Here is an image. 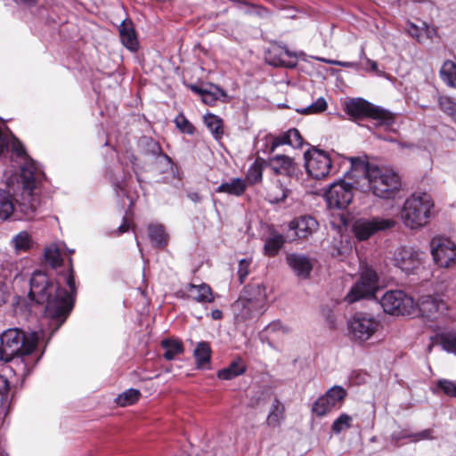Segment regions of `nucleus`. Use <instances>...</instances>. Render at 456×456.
Returning a JSON list of instances; mask_svg holds the SVG:
<instances>
[{"instance_id": "nucleus-52", "label": "nucleus", "mask_w": 456, "mask_h": 456, "mask_svg": "<svg viewBox=\"0 0 456 456\" xmlns=\"http://www.w3.org/2000/svg\"><path fill=\"white\" fill-rule=\"evenodd\" d=\"M10 142L8 134L2 131L0 128V153H2L5 148H7Z\"/></svg>"}, {"instance_id": "nucleus-21", "label": "nucleus", "mask_w": 456, "mask_h": 456, "mask_svg": "<svg viewBox=\"0 0 456 456\" xmlns=\"http://www.w3.org/2000/svg\"><path fill=\"white\" fill-rule=\"evenodd\" d=\"M240 297L248 300L253 307L264 309L267 298L265 286L260 282L249 284L244 288Z\"/></svg>"}, {"instance_id": "nucleus-8", "label": "nucleus", "mask_w": 456, "mask_h": 456, "mask_svg": "<svg viewBox=\"0 0 456 456\" xmlns=\"http://www.w3.org/2000/svg\"><path fill=\"white\" fill-rule=\"evenodd\" d=\"M383 310L393 315H410L415 313V303L403 290L387 291L380 299Z\"/></svg>"}, {"instance_id": "nucleus-34", "label": "nucleus", "mask_w": 456, "mask_h": 456, "mask_svg": "<svg viewBox=\"0 0 456 456\" xmlns=\"http://www.w3.org/2000/svg\"><path fill=\"white\" fill-rule=\"evenodd\" d=\"M193 355L198 367L204 368L210 361L211 348L208 343L204 341L198 343L193 351Z\"/></svg>"}, {"instance_id": "nucleus-17", "label": "nucleus", "mask_w": 456, "mask_h": 456, "mask_svg": "<svg viewBox=\"0 0 456 456\" xmlns=\"http://www.w3.org/2000/svg\"><path fill=\"white\" fill-rule=\"evenodd\" d=\"M446 309L445 304L433 296H422L415 304V311L418 310L422 316L430 320L437 319Z\"/></svg>"}, {"instance_id": "nucleus-24", "label": "nucleus", "mask_w": 456, "mask_h": 456, "mask_svg": "<svg viewBox=\"0 0 456 456\" xmlns=\"http://www.w3.org/2000/svg\"><path fill=\"white\" fill-rule=\"evenodd\" d=\"M247 182L241 178H232L227 182L221 183L217 189L216 192L219 193H227L232 196H241L245 191L247 190Z\"/></svg>"}, {"instance_id": "nucleus-38", "label": "nucleus", "mask_w": 456, "mask_h": 456, "mask_svg": "<svg viewBox=\"0 0 456 456\" xmlns=\"http://www.w3.org/2000/svg\"><path fill=\"white\" fill-rule=\"evenodd\" d=\"M140 395L141 393L138 389L129 388L116 398V403L121 407L128 406L137 402Z\"/></svg>"}, {"instance_id": "nucleus-2", "label": "nucleus", "mask_w": 456, "mask_h": 456, "mask_svg": "<svg viewBox=\"0 0 456 456\" xmlns=\"http://www.w3.org/2000/svg\"><path fill=\"white\" fill-rule=\"evenodd\" d=\"M40 334L37 331L24 332L19 328H11L0 335V359L12 362V368L20 376L29 373L31 362L25 357L37 348Z\"/></svg>"}, {"instance_id": "nucleus-29", "label": "nucleus", "mask_w": 456, "mask_h": 456, "mask_svg": "<svg viewBox=\"0 0 456 456\" xmlns=\"http://www.w3.org/2000/svg\"><path fill=\"white\" fill-rule=\"evenodd\" d=\"M290 192V190L278 180L268 191L267 199L271 203H280L284 201Z\"/></svg>"}, {"instance_id": "nucleus-27", "label": "nucleus", "mask_w": 456, "mask_h": 456, "mask_svg": "<svg viewBox=\"0 0 456 456\" xmlns=\"http://www.w3.org/2000/svg\"><path fill=\"white\" fill-rule=\"evenodd\" d=\"M161 346L164 348V358L168 361L175 359L183 353V345L181 340L175 338H166L161 341Z\"/></svg>"}, {"instance_id": "nucleus-16", "label": "nucleus", "mask_w": 456, "mask_h": 456, "mask_svg": "<svg viewBox=\"0 0 456 456\" xmlns=\"http://www.w3.org/2000/svg\"><path fill=\"white\" fill-rule=\"evenodd\" d=\"M176 295L181 298H190L199 303H211L215 300L210 286L206 283H189L184 289H179Z\"/></svg>"}, {"instance_id": "nucleus-11", "label": "nucleus", "mask_w": 456, "mask_h": 456, "mask_svg": "<svg viewBox=\"0 0 456 456\" xmlns=\"http://www.w3.org/2000/svg\"><path fill=\"white\" fill-rule=\"evenodd\" d=\"M346 391L341 386L330 387L313 404L312 411L318 417H323L333 411L338 410L346 396Z\"/></svg>"}, {"instance_id": "nucleus-41", "label": "nucleus", "mask_w": 456, "mask_h": 456, "mask_svg": "<svg viewBox=\"0 0 456 456\" xmlns=\"http://www.w3.org/2000/svg\"><path fill=\"white\" fill-rule=\"evenodd\" d=\"M438 105L440 110L456 124V102L447 96H440L438 98Z\"/></svg>"}, {"instance_id": "nucleus-28", "label": "nucleus", "mask_w": 456, "mask_h": 456, "mask_svg": "<svg viewBox=\"0 0 456 456\" xmlns=\"http://www.w3.org/2000/svg\"><path fill=\"white\" fill-rule=\"evenodd\" d=\"M14 211V200L10 191L0 188V220H7Z\"/></svg>"}, {"instance_id": "nucleus-1", "label": "nucleus", "mask_w": 456, "mask_h": 456, "mask_svg": "<svg viewBox=\"0 0 456 456\" xmlns=\"http://www.w3.org/2000/svg\"><path fill=\"white\" fill-rule=\"evenodd\" d=\"M349 162L350 170L346 175L356 180L360 191L383 200L394 199L401 191V177L394 170L370 165L360 158H350Z\"/></svg>"}, {"instance_id": "nucleus-6", "label": "nucleus", "mask_w": 456, "mask_h": 456, "mask_svg": "<svg viewBox=\"0 0 456 456\" xmlns=\"http://www.w3.org/2000/svg\"><path fill=\"white\" fill-rule=\"evenodd\" d=\"M12 147L17 155L24 159L20 167L21 183L23 188L31 194L32 191L37 188L45 179V174L38 165L26 155L23 146L17 139L12 138Z\"/></svg>"}, {"instance_id": "nucleus-7", "label": "nucleus", "mask_w": 456, "mask_h": 456, "mask_svg": "<svg viewBox=\"0 0 456 456\" xmlns=\"http://www.w3.org/2000/svg\"><path fill=\"white\" fill-rule=\"evenodd\" d=\"M379 328V320L367 313H356L348 321L349 335L351 339L357 343L368 341Z\"/></svg>"}, {"instance_id": "nucleus-13", "label": "nucleus", "mask_w": 456, "mask_h": 456, "mask_svg": "<svg viewBox=\"0 0 456 456\" xmlns=\"http://www.w3.org/2000/svg\"><path fill=\"white\" fill-rule=\"evenodd\" d=\"M353 197V185L343 180L333 183L324 194L327 206L330 209L346 208L351 203Z\"/></svg>"}, {"instance_id": "nucleus-56", "label": "nucleus", "mask_w": 456, "mask_h": 456, "mask_svg": "<svg viewBox=\"0 0 456 456\" xmlns=\"http://www.w3.org/2000/svg\"><path fill=\"white\" fill-rule=\"evenodd\" d=\"M17 4H23L26 6H32L37 3V0H13Z\"/></svg>"}, {"instance_id": "nucleus-48", "label": "nucleus", "mask_w": 456, "mask_h": 456, "mask_svg": "<svg viewBox=\"0 0 456 456\" xmlns=\"http://www.w3.org/2000/svg\"><path fill=\"white\" fill-rule=\"evenodd\" d=\"M437 387L443 390V392L450 396L456 397V385L447 379H440L437 382Z\"/></svg>"}, {"instance_id": "nucleus-25", "label": "nucleus", "mask_w": 456, "mask_h": 456, "mask_svg": "<svg viewBox=\"0 0 456 456\" xmlns=\"http://www.w3.org/2000/svg\"><path fill=\"white\" fill-rule=\"evenodd\" d=\"M120 40L124 46L132 52L138 49V40L131 22L123 21L119 26Z\"/></svg>"}, {"instance_id": "nucleus-22", "label": "nucleus", "mask_w": 456, "mask_h": 456, "mask_svg": "<svg viewBox=\"0 0 456 456\" xmlns=\"http://www.w3.org/2000/svg\"><path fill=\"white\" fill-rule=\"evenodd\" d=\"M303 142L304 141L299 131L296 128H291L273 138L270 145V151H274L277 147L281 145L299 148L303 145Z\"/></svg>"}, {"instance_id": "nucleus-53", "label": "nucleus", "mask_w": 456, "mask_h": 456, "mask_svg": "<svg viewBox=\"0 0 456 456\" xmlns=\"http://www.w3.org/2000/svg\"><path fill=\"white\" fill-rule=\"evenodd\" d=\"M423 34L426 35L428 38H433L435 36H436V29L433 27L425 26L423 28Z\"/></svg>"}, {"instance_id": "nucleus-43", "label": "nucleus", "mask_w": 456, "mask_h": 456, "mask_svg": "<svg viewBox=\"0 0 456 456\" xmlns=\"http://www.w3.org/2000/svg\"><path fill=\"white\" fill-rule=\"evenodd\" d=\"M353 418L346 414L342 413L337 418L331 425V430L335 434H339L342 431L351 428Z\"/></svg>"}, {"instance_id": "nucleus-14", "label": "nucleus", "mask_w": 456, "mask_h": 456, "mask_svg": "<svg viewBox=\"0 0 456 456\" xmlns=\"http://www.w3.org/2000/svg\"><path fill=\"white\" fill-rule=\"evenodd\" d=\"M430 245L434 261L440 267H448L455 261L456 246L450 239L435 237Z\"/></svg>"}, {"instance_id": "nucleus-30", "label": "nucleus", "mask_w": 456, "mask_h": 456, "mask_svg": "<svg viewBox=\"0 0 456 456\" xmlns=\"http://www.w3.org/2000/svg\"><path fill=\"white\" fill-rule=\"evenodd\" d=\"M284 405L277 399H274L267 416V424L270 427H279L284 419Z\"/></svg>"}, {"instance_id": "nucleus-19", "label": "nucleus", "mask_w": 456, "mask_h": 456, "mask_svg": "<svg viewBox=\"0 0 456 456\" xmlns=\"http://www.w3.org/2000/svg\"><path fill=\"white\" fill-rule=\"evenodd\" d=\"M269 166L274 174L287 176H293L297 170V164L294 159L282 154L270 158Z\"/></svg>"}, {"instance_id": "nucleus-50", "label": "nucleus", "mask_w": 456, "mask_h": 456, "mask_svg": "<svg viewBox=\"0 0 456 456\" xmlns=\"http://www.w3.org/2000/svg\"><path fill=\"white\" fill-rule=\"evenodd\" d=\"M11 297L10 286L0 281V305L6 304Z\"/></svg>"}, {"instance_id": "nucleus-49", "label": "nucleus", "mask_w": 456, "mask_h": 456, "mask_svg": "<svg viewBox=\"0 0 456 456\" xmlns=\"http://www.w3.org/2000/svg\"><path fill=\"white\" fill-rule=\"evenodd\" d=\"M316 60L325 62V63H328V64L337 65V66H340V67H344V68H357L358 67V64L354 61H340L330 60V59H325V58H321V57H316Z\"/></svg>"}, {"instance_id": "nucleus-33", "label": "nucleus", "mask_w": 456, "mask_h": 456, "mask_svg": "<svg viewBox=\"0 0 456 456\" xmlns=\"http://www.w3.org/2000/svg\"><path fill=\"white\" fill-rule=\"evenodd\" d=\"M246 370L245 364L241 360L232 362L227 368L218 371L217 377L221 379L229 380L239 375H241Z\"/></svg>"}, {"instance_id": "nucleus-9", "label": "nucleus", "mask_w": 456, "mask_h": 456, "mask_svg": "<svg viewBox=\"0 0 456 456\" xmlns=\"http://www.w3.org/2000/svg\"><path fill=\"white\" fill-rule=\"evenodd\" d=\"M378 289V275L375 271L366 269L345 297L348 304L360 299L370 298Z\"/></svg>"}, {"instance_id": "nucleus-61", "label": "nucleus", "mask_w": 456, "mask_h": 456, "mask_svg": "<svg viewBox=\"0 0 456 456\" xmlns=\"http://www.w3.org/2000/svg\"><path fill=\"white\" fill-rule=\"evenodd\" d=\"M360 57H361V58H363V59H365V60H366V59H368V58L366 57V55H365V52H364V48H363V47H362V48H361Z\"/></svg>"}, {"instance_id": "nucleus-54", "label": "nucleus", "mask_w": 456, "mask_h": 456, "mask_svg": "<svg viewBox=\"0 0 456 456\" xmlns=\"http://www.w3.org/2000/svg\"><path fill=\"white\" fill-rule=\"evenodd\" d=\"M9 389V382L6 378L0 376V394L7 392Z\"/></svg>"}, {"instance_id": "nucleus-47", "label": "nucleus", "mask_w": 456, "mask_h": 456, "mask_svg": "<svg viewBox=\"0 0 456 456\" xmlns=\"http://www.w3.org/2000/svg\"><path fill=\"white\" fill-rule=\"evenodd\" d=\"M251 264V259H241L239 262L238 266V276L240 283H243L245 279L249 273V266Z\"/></svg>"}, {"instance_id": "nucleus-39", "label": "nucleus", "mask_w": 456, "mask_h": 456, "mask_svg": "<svg viewBox=\"0 0 456 456\" xmlns=\"http://www.w3.org/2000/svg\"><path fill=\"white\" fill-rule=\"evenodd\" d=\"M148 231L150 239L156 246L159 247L166 244L167 236L162 225L151 224L149 226Z\"/></svg>"}, {"instance_id": "nucleus-44", "label": "nucleus", "mask_w": 456, "mask_h": 456, "mask_svg": "<svg viewBox=\"0 0 456 456\" xmlns=\"http://www.w3.org/2000/svg\"><path fill=\"white\" fill-rule=\"evenodd\" d=\"M441 346L448 353L456 354V332L441 336Z\"/></svg>"}, {"instance_id": "nucleus-12", "label": "nucleus", "mask_w": 456, "mask_h": 456, "mask_svg": "<svg viewBox=\"0 0 456 456\" xmlns=\"http://www.w3.org/2000/svg\"><path fill=\"white\" fill-rule=\"evenodd\" d=\"M305 166L307 174L314 179L326 177L331 168V160L328 153L313 148L305 152Z\"/></svg>"}, {"instance_id": "nucleus-15", "label": "nucleus", "mask_w": 456, "mask_h": 456, "mask_svg": "<svg viewBox=\"0 0 456 456\" xmlns=\"http://www.w3.org/2000/svg\"><path fill=\"white\" fill-rule=\"evenodd\" d=\"M393 265L406 274L412 273L421 265V253L411 247L402 246L395 248Z\"/></svg>"}, {"instance_id": "nucleus-55", "label": "nucleus", "mask_w": 456, "mask_h": 456, "mask_svg": "<svg viewBox=\"0 0 456 456\" xmlns=\"http://www.w3.org/2000/svg\"><path fill=\"white\" fill-rule=\"evenodd\" d=\"M187 196L191 201L195 203L200 202L201 200V196L200 195V193L196 191L189 192Z\"/></svg>"}, {"instance_id": "nucleus-36", "label": "nucleus", "mask_w": 456, "mask_h": 456, "mask_svg": "<svg viewBox=\"0 0 456 456\" xmlns=\"http://www.w3.org/2000/svg\"><path fill=\"white\" fill-rule=\"evenodd\" d=\"M432 433H433L432 429H429V428L424 429L418 433H409L406 431H403L399 434L394 433L392 435V438L395 441H399V440L404 439V438H410L412 442H418L420 440L431 439Z\"/></svg>"}, {"instance_id": "nucleus-37", "label": "nucleus", "mask_w": 456, "mask_h": 456, "mask_svg": "<svg viewBox=\"0 0 456 456\" xmlns=\"http://www.w3.org/2000/svg\"><path fill=\"white\" fill-rule=\"evenodd\" d=\"M12 244L17 251H27L33 244L31 236L25 231L19 232L12 239Z\"/></svg>"}, {"instance_id": "nucleus-10", "label": "nucleus", "mask_w": 456, "mask_h": 456, "mask_svg": "<svg viewBox=\"0 0 456 456\" xmlns=\"http://www.w3.org/2000/svg\"><path fill=\"white\" fill-rule=\"evenodd\" d=\"M396 222L393 218L388 217L362 218L354 222L353 232L357 240H366L377 232L393 228Z\"/></svg>"}, {"instance_id": "nucleus-31", "label": "nucleus", "mask_w": 456, "mask_h": 456, "mask_svg": "<svg viewBox=\"0 0 456 456\" xmlns=\"http://www.w3.org/2000/svg\"><path fill=\"white\" fill-rule=\"evenodd\" d=\"M191 88L193 92L199 94L201 96L203 102L208 105H213L218 99V95H225L224 91L217 86H214L213 90L199 87L197 86H191Z\"/></svg>"}, {"instance_id": "nucleus-59", "label": "nucleus", "mask_w": 456, "mask_h": 456, "mask_svg": "<svg viewBox=\"0 0 456 456\" xmlns=\"http://www.w3.org/2000/svg\"><path fill=\"white\" fill-rule=\"evenodd\" d=\"M67 284L69 285L71 291L75 289V281L72 275H69L67 279Z\"/></svg>"}, {"instance_id": "nucleus-18", "label": "nucleus", "mask_w": 456, "mask_h": 456, "mask_svg": "<svg viewBox=\"0 0 456 456\" xmlns=\"http://www.w3.org/2000/svg\"><path fill=\"white\" fill-rule=\"evenodd\" d=\"M318 222L310 216H302L289 223V229L295 232V238L306 239L318 229Z\"/></svg>"}, {"instance_id": "nucleus-4", "label": "nucleus", "mask_w": 456, "mask_h": 456, "mask_svg": "<svg viewBox=\"0 0 456 456\" xmlns=\"http://www.w3.org/2000/svg\"><path fill=\"white\" fill-rule=\"evenodd\" d=\"M435 204L427 192H414L406 198L401 208V220L405 227L418 230L429 224Z\"/></svg>"}, {"instance_id": "nucleus-40", "label": "nucleus", "mask_w": 456, "mask_h": 456, "mask_svg": "<svg viewBox=\"0 0 456 456\" xmlns=\"http://www.w3.org/2000/svg\"><path fill=\"white\" fill-rule=\"evenodd\" d=\"M45 258L53 268L60 266L62 264L61 251L55 244H52L45 249Z\"/></svg>"}, {"instance_id": "nucleus-35", "label": "nucleus", "mask_w": 456, "mask_h": 456, "mask_svg": "<svg viewBox=\"0 0 456 456\" xmlns=\"http://www.w3.org/2000/svg\"><path fill=\"white\" fill-rule=\"evenodd\" d=\"M204 123L215 138H220L223 135V121L218 116L208 113L204 116Z\"/></svg>"}, {"instance_id": "nucleus-32", "label": "nucleus", "mask_w": 456, "mask_h": 456, "mask_svg": "<svg viewBox=\"0 0 456 456\" xmlns=\"http://www.w3.org/2000/svg\"><path fill=\"white\" fill-rule=\"evenodd\" d=\"M441 79L449 86L456 87V63L445 61L439 71Z\"/></svg>"}, {"instance_id": "nucleus-57", "label": "nucleus", "mask_w": 456, "mask_h": 456, "mask_svg": "<svg viewBox=\"0 0 456 456\" xmlns=\"http://www.w3.org/2000/svg\"><path fill=\"white\" fill-rule=\"evenodd\" d=\"M211 317L214 320H220L223 317V313L219 309H215L211 312Z\"/></svg>"}, {"instance_id": "nucleus-45", "label": "nucleus", "mask_w": 456, "mask_h": 456, "mask_svg": "<svg viewBox=\"0 0 456 456\" xmlns=\"http://www.w3.org/2000/svg\"><path fill=\"white\" fill-rule=\"evenodd\" d=\"M327 109V102L323 97L318 98L310 106L302 109L300 111L303 114H317L323 112Z\"/></svg>"}, {"instance_id": "nucleus-3", "label": "nucleus", "mask_w": 456, "mask_h": 456, "mask_svg": "<svg viewBox=\"0 0 456 456\" xmlns=\"http://www.w3.org/2000/svg\"><path fill=\"white\" fill-rule=\"evenodd\" d=\"M28 295L38 304L45 303V313L52 318L61 319V323L70 312V293L61 288L58 283L49 281L47 275L43 272L33 273Z\"/></svg>"}, {"instance_id": "nucleus-5", "label": "nucleus", "mask_w": 456, "mask_h": 456, "mask_svg": "<svg viewBox=\"0 0 456 456\" xmlns=\"http://www.w3.org/2000/svg\"><path fill=\"white\" fill-rule=\"evenodd\" d=\"M345 110L354 118H371L381 126H389L394 122V115L391 112L374 106L362 98L348 101Z\"/></svg>"}, {"instance_id": "nucleus-51", "label": "nucleus", "mask_w": 456, "mask_h": 456, "mask_svg": "<svg viewBox=\"0 0 456 456\" xmlns=\"http://www.w3.org/2000/svg\"><path fill=\"white\" fill-rule=\"evenodd\" d=\"M409 34L416 38L419 42L423 40V28H418L416 25L411 23L408 27Z\"/></svg>"}, {"instance_id": "nucleus-20", "label": "nucleus", "mask_w": 456, "mask_h": 456, "mask_svg": "<svg viewBox=\"0 0 456 456\" xmlns=\"http://www.w3.org/2000/svg\"><path fill=\"white\" fill-rule=\"evenodd\" d=\"M286 262L298 278L306 279L310 276L313 264L305 255L297 253L288 254Z\"/></svg>"}, {"instance_id": "nucleus-62", "label": "nucleus", "mask_w": 456, "mask_h": 456, "mask_svg": "<svg viewBox=\"0 0 456 456\" xmlns=\"http://www.w3.org/2000/svg\"><path fill=\"white\" fill-rule=\"evenodd\" d=\"M285 54L287 56H292V53L288 49L285 50Z\"/></svg>"}, {"instance_id": "nucleus-58", "label": "nucleus", "mask_w": 456, "mask_h": 456, "mask_svg": "<svg viewBox=\"0 0 456 456\" xmlns=\"http://www.w3.org/2000/svg\"><path fill=\"white\" fill-rule=\"evenodd\" d=\"M129 229V224L126 222V220H124L123 224L118 227V232L123 233L125 232H127Z\"/></svg>"}, {"instance_id": "nucleus-60", "label": "nucleus", "mask_w": 456, "mask_h": 456, "mask_svg": "<svg viewBox=\"0 0 456 456\" xmlns=\"http://www.w3.org/2000/svg\"><path fill=\"white\" fill-rule=\"evenodd\" d=\"M366 62L368 65H370L371 70L376 71L378 69V64L376 61H373L370 59H366Z\"/></svg>"}, {"instance_id": "nucleus-26", "label": "nucleus", "mask_w": 456, "mask_h": 456, "mask_svg": "<svg viewBox=\"0 0 456 456\" xmlns=\"http://www.w3.org/2000/svg\"><path fill=\"white\" fill-rule=\"evenodd\" d=\"M285 243V238L277 232H272L265 240L264 253L267 256H274Z\"/></svg>"}, {"instance_id": "nucleus-42", "label": "nucleus", "mask_w": 456, "mask_h": 456, "mask_svg": "<svg viewBox=\"0 0 456 456\" xmlns=\"http://www.w3.org/2000/svg\"><path fill=\"white\" fill-rule=\"evenodd\" d=\"M263 178V167L262 165L256 160L248 168L246 175L247 183L255 184L260 183Z\"/></svg>"}, {"instance_id": "nucleus-46", "label": "nucleus", "mask_w": 456, "mask_h": 456, "mask_svg": "<svg viewBox=\"0 0 456 456\" xmlns=\"http://www.w3.org/2000/svg\"><path fill=\"white\" fill-rule=\"evenodd\" d=\"M175 123L177 128L183 133H186L188 134H193L194 127L184 117L183 114H179L178 116H176V118H175Z\"/></svg>"}, {"instance_id": "nucleus-23", "label": "nucleus", "mask_w": 456, "mask_h": 456, "mask_svg": "<svg viewBox=\"0 0 456 456\" xmlns=\"http://www.w3.org/2000/svg\"><path fill=\"white\" fill-rule=\"evenodd\" d=\"M232 310L237 321H246L253 318L263 311L261 307H253V304L245 298L239 297L232 305Z\"/></svg>"}]
</instances>
